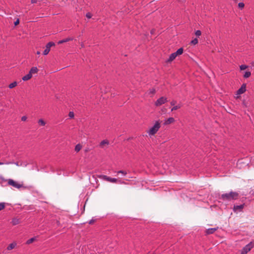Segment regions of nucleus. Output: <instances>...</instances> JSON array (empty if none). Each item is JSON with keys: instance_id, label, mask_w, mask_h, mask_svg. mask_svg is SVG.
I'll return each mask as SVG.
<instances>
[{"instance_id": "1", "label": "nucleus", "mask_w": 254, "mask_h": 254, "mask_svg": "<svg viewBox=\"0 0 254 254\" xmlns=\"http://www.w3.org/2000/svg\"><path fill=\"white\" fill-rule=\"evenodd\" d=\"M239 193L237 192L230 191L229 193H223L220 198L223 201H231L238 199Z\"/></svg>"}, {"instance_id": "2", "label": "nucleus", "mask_w": 254, "mask_h": 254, "mask_svg": "<svg viewBox=\"0 0 254 254\" xmlns=\"http://www.w3.org/2000/svg\"><path fill=\"white\" fill-rule=\"evenodd\" d=\"M160 127L161 126L160 122L159 121H156L154 126L147 131V133L150 136L153 135L157 133Z\"/></svg>"}, {"instance_id": "3", "label": "nucleus", "mask_w": 254, "mask_h": 254, "mask_svg": "<svg viewBox=\"0 0 254 254\" xmlns=\"http://www.w3.org/2000/svg\"><path fill=\"white\" fill-rule=\"evenodd\" d=\"M7 184L9 186H11L13 187L20 189V188L25 189V187L23 186V184H19L18 182L15 181L12 179H9L7 181Z\"/></svg>"}, {"instance_id": "4", "label": "nucleus", "mask_w": 254, "mask_h": 254, "mask_svg": "<svg viewBox=\"0 0 254 254\" xmlns=\"http://www.w3.org/2000/svg\"><path fill=\"white\" fill-rule=\"evenodd\" d=\"M254 244L253 242H250L245 246L242 250L241 254H247L254 247Z\"/></svg>"}, {"instance_id": "5", "label": "nucleus", "mask_w": 254, "mask_h": 254, "mask_svg": "<svg viewBox=\"0 0 254 254\" xmlns=\"http://www.w3.org/2000/svg\"><path fill=\"white\" fill-rule=\"evenodd\" d=\"M167 102V98L165 97H161L157 100V101L155 103V105L156 106H160Z\"/></svg>"}, {"instance_id": "6", "label": "nucleus", "mask_w": 254, "mask_h": 254, "mask_svg": "<svg viewBox=\"0 0 254 254\" xmlns=\"http://www.w3.org/2000/svg\"><path fill=\"white\" fill-rule=\"evenodd\" d=\"M102 177L104 180H106V181H108L111 183H117V182L118 181V180L116 178H111V177H108L106 175L103 176Z\"/></svg>"}, {"instance_id": "7", "label": "nucleus", "mask_w": 254, "mask_h": 254, "mask_svg": "<svg viewBox=\"0 0 254 254\" xmlns=\"http://www.w3.org/2000/svg\"><path fill=\"white\" fill-rule=\"evenodd\" d=\"M246 90V85L243 84L241 87L237 90V95H240L244 93Z\"/></svg>"}, {"instance_id": "8", "label": "nucleus", "mask_w": 254, "mask_h": 254, "mask_svg": "<svg viewBox=\"0 0 254 254\" xmlns=\"http://www.w3.org/2000/svg\"><path fill=\"white\" fill-rule=\"evenodd\" d=\"M218 229V227L217 228H209L206 230V233L207 235L211 234L214 233Z\"/></svg>"}, {"instance_id": "9", "label": "nucleus", "mask_w": 254, "mask_h": 254, "mask_svg": "<svg viewBox=\"0 0 254 254\" xmlns=\"http://www.w3.org/2000/svg\"><path fill=\"white\" fill-rule=\"evenodd\" d=\"M244 206V204H241L240 205H234L233 210L236 212L238 210H241Z\"/></svg>"}, {"instance_id": "10", "label": "nucleus", "mask_w": 254, "mask_h": 254, "mask_svg": "<svg viewBox=\"0 0 254 254\" xmlns=\"http://www.w3.org/2000/svg\"><path fill=\"white\" fill-rule=\"evenodd\" d=\"M177 55L175 54V53H173L172 54H171L170 55V56H169V59L167 60V62H172V61H173L176 57H177Z\"/></svg>"}, {"instance_id": "11", "label": "nucleus", "mask_w": 254, "mask_h": 254, "mask_svg": "<svg viewBox=\"0 0 254 254\" xmlns=\"http://www.w3.org/2000/svg\"><path fill=\"white\" fill-rule=\"evenodd\" d=\"M175 122V119L173 117L169 118L166 121H165L164 123V125H169L171 123H173Z\"/></svg>"}, {"instance_id": "12", "label": "nucleus", "mask_w": 254, "mask_h": 254, "mask_svg": "<svg viewBox=\"0 0 254 254\" xmlns=\"http://www.w3.org/2000/svg\"><path fill=\"white\" fill-rule=\"evenodd\" d=\"M17 245V244L15 242H14L10 244H9L7 247V250L8 251L11 250L13 249Z\"/></svg>"}, {"instance_id": "13", "label": "nucleus", "mask_w": 254, "mask_h": 254, "mask_svg": "<svg viewBox=\"0 0 254 254\" xmlns=\"http://www.w3.org/2000/svg\"><path fill=\"white\" fill-rule=\"evenodd\" d=\"M20 221L19 218H14L12 219L11 223L13 225H16L20 223Z\"/></svg>"}, {"instance_id": "14", "label": "nucleus", "mask_w": 254, "mask_h": 254, "mask_svg": "<svg viewBox=\"0 0 254 254\" xmlns=\"http://www.w3.org/2000/svg\"><path fill=\"white\" fill-rule=\"evenodd\" d=\"M71 40H72V38H65L64 39H63V40L59 41L58 42V44H63L64 43L67 42H68V41H71Z\"/></svg>"}, {"instance_id": "15", "label": "nucleus", "mask_w": 254, "mask_h": 254, "mask_svg": "<svg viewBox=\"0 0 254 254\" xmlns=\"http://www.w3.org/2000/svg\"><path fill=\"white\" fill-rule=\"evenodd\" d=\"M38 71V69L37 67H32L30 70L29 73H30L31 75H32L33 73H37Z\"/></svg>"}, {"instance_id": "16", "label": "nucleus", "mask_w": 254, "mask_h": 254, "mask_svg": "<svg viewBox=\"0 0 254 254\" xmlns=\"http://www.w3.org/2000/svg\"><path fill=\"white\" fill-rule=\"evenodd\" d=\"M32 75H31L30 73H28V74H27L22 77V80L23 81H27L30 79L32 77Z\"/></svg>"}, {"instance_id": "17", "label": "nucleus", "mask_w": 254, "mask_h": 254, "mask_svg": "<svg viewBox=\"0 0 254 254\" xmlns=\"http://www.w3.org/2000/svg\"><path fill=\"white\" fill-rule=\"evenodd\" d=\"M109 143V141L105 139V140H102L100 142V146L101 147H103L104 145H108Z\"/></svg>"}, {"instance_id": "18", "label": "nucleus", "mask_w": 254, "mask_h": 254, "mask_svg": "<svg viewBox=\"0 0 254 254\" xmlns=\"http://www.w3.org/2000/svg\"><path fill=\"white\" fill-rule=\"evenodd\" d=\"M183 48H181L180 49H179L175 53V54L177 55V56H179V55H180L181 54H183Z\"/></svg>"}, {"instance_id": "19", "label": "nucleus", "mask_w": 254, "mask_h": 254, "mask_svg": "<svg viewBox=\"0 0 254 254\" xmlns=\"http://www.w3.org/2000/svg\"><path fill=\"white\" fill-rule=\"evenodd\" d=\"M17 85V83L16 81H14L12 83H10L9 85H8V87L10 89H12L14 87H15V86H16Z\"/></svg>"}, {"instance_id": "20", "label": "nucleus", "mask_w": 254, "mask_h": 254, "mask_svg": "<svg viewBox=\"0 0 254 254\" xmlns=\"http://www.w3.org/2000/svg\"><path fill=\"white\" fill-rule=\"evenodd\" d=\"M182 107V105L179 104L176 106H174L171 109V111H175V110H177L180 108H181Z\"/></svg>"}, {"instance_id": "21", "label": "nucleus", "mask_w": 254, "mask_h": 254, "mask_svg": "<svg viewBox=\"0 0 254 254\" xmlns=\"http://www.w3.org/2000/svg\"><path fill=\"white\" fill-rule=\"evenodd\" d=\"M81 148L82 146L80 144H78L75 147V151L78 152L81 150Z\"/></svg>"}, {"instance_id": "22", "label": "nucleus", "mask_w": 254, "mask_h": 254, "mask_svg": "<svg viewBox=\"0 0 254 254\" xmlns=\"http://www.w3.org/2000/svg\"><path fill=\"white\" fill-rule=\"evenodd\" d=\"M55 45V44L53 42H50L46 44V47L50 49L51 47L54 46Z\"/></svg>"}, {"instance_id": "23", "label": "nucleus", "mask_w": 254, "mask_h": 254, "mask_svg": "<svg viewBox=\"0 0 254 254\" xmlns=\"http://www.w3.org/2000/svg\"><path fill=\"white\" fill-rule=\"evenodd\" d=\"M38 124L42 126H44L46 125L45 122L43 119H40L38 122Z\"/></svg>"}, {"instance_id": "24", "label": "nucleus", "mask_w": 254, "mask_h": 254, "mask_svg": "<svg viewBox=\"0 0 254 254\" xmlns=\"http://www.w3.org/2000/svg\"><path fill=\"white\" fill-rule=\"evenodd\" d=\"M35 240V238H32L26 241V244L29 245L33 243Z\"/></svg>"}, {"instance_id": "25", "label": "nucleus", "mask_w": 254, "mask_h": 254, "mask_svg": "<svg viewBox=\"0 0 254 254\" xmlns=\"http://www.w3.org/2000/svg\"><path fill=\"white\" fill-rule=\"evenodd\" d=\"M251 73L250 71H246L245 74L244 75V77L245 78H248L251 76Z\"/></svg>"}, {"instance_id": "26", "label": "nucleus", "mask_w": 254, "mask_h": 254, "mask_svg": "<svg viewBox=\"0 0 254 254\" xmlns=\"http://www.w3.org/2000/svg\"><path fill=\"white\" fill-rule=\"evenodd\" d=\"M50 51V49L46 47V49H45V50L43 52V55H48Z\"/></svg>"}, {"instance_id": "27", "label": "nucleus", "mask_w": 254, "mask_h": 254, "mask_svg": "<svg viewBox=\"0 0 254 254\" xmlns=\"http://www.w3.org/2000/svg\"><path fill=\"white\" fill-rule=\"evenodd\" d=\"M198 43V40L197 38H194L191 42L190 43L192 45H196Z\"/></svg>"}, {"instance_id": "28", "label": "nucleus", "mask_w": 254, "mask_h": 254, "mask_svg": "<svg viewBox=\"0 0 254 254\" xmlns=\"http://www.w3.org/2000/svg\"><path fill=\"white\" fill-rule=\"evenodd\" d=\"M117 174H122L123 175L125 176L127 174L126 171L121 170L117 172Z\"/></svg>"}, {"instance_id": "29", "label": "nucleus", "mask_w": 254, "mask_h": 254, "mask_svg": "<svg viewBox=\"0 0 254 254\" xmlns=\"http://www.w3.org/2000/svg\"><path fill=\"white\" fill-rule=\"evenodd\" d=\"M5 207V203L4 202L0 203V211L3 209Z\"/></svg>"}, {"instance_id": "30", "label": "nucleus", "mask_w": 254, "mask_h": 254, "mask_svg": "<svg viewBox=\"0 0 254 254\" xmlns=\"http://www.w3.org/2000/svg\"><path fill=\"white\" fill-rule=\"evenodd\" d=\"M238 6L241 9H243L245 6V4L243 2H239L238 3Z\"/></svg>"}, {"instance_id": "31", "label": "nucleus", "mask_w": 254, "mask_h": 254, "mask_svg": "<svg viewBox=\"0 0 254 254\" xmlns=\"http://www.w3.org/2000/svg\"><path fill=\"white\" fill-rule=\"evenodd\" d=\"M195 34L196 36L197 37H199L201 35V31L198 30H196L195 32Z\"/></svg>"}, {"instance_id": "32", "label": "nucleus", "mask_w": 254, "mask_h": 254, "mask_svg": "<svg viewBox=\"0 0 254 254\" xmlns=\"http://www.w3.org/2000/svg\"><path fill=\"white\" fill-rule=\"evenodd\" d=\"M247 67H248V66L245 64H242L240 66L241 70H244V69H246Z\"/></svg>"}, {"instance_id": "33", "label": "nucleus", "mask_w": 254, "mask_h": 254, "mask_svg": "<svg viewBox=\"0 0 254 254\" xmlns=\"http://www.w3.org/2000/svg\"><path fill=\"white\" fill-rule=\"evenodd\" d=\"M74 114L73 112H69L68 116L70 118H73L74 117Z\"/></svg>"}, {"instance_id": "34", "label": "nucleus", "mask_w": 254, "mask_h": 254, "mask_svg": "<svg viewBox=\"0 0 254 254\" xmlns=\"http://www.w3.org/2000/svg\"><path fill=\"white\" fill-rule=\"evenodd\" d=\"M92 14L90 12H87L86 14V16L87 18H91L92 17Z\"/></svg>"}, {"instance_id": "35", "label": "nucleus", "mask_w": 254, "mask_h": 254, "mask_svg": "<svg viewBox=\"0 0 254 254\" xmlns=\"http://www.w3.org/2000/svg\"><path fill=\"white\" fill-rule=\"evenodd\" d=\"M176 103H177V101L176 100H172L170 104H171V105L174 106L175 105V104H176Z\"/></svg>"}, {"instance_id": "36", "label": "nucleus", "mask_w": 254, "mask_h": 254, "mask_svg": "<svg viewBox=\"0 0 254 254\" xmlns=\"http://www.w3.org/2000/svg\"><path fill=\"white\" fill-rule=\"evenodd\" d=\"M156 92V90L154 88H152L150 90V93L154 94Z\"/></svg>"}, {"instance_id": "37", "label": "nucleus", "mask_w": 254, "mask_h": 254, "mask_svg": "<svg viewBox=\"0 0 254 254\" xmlns=\"http://www.w3.org/2000/svg\"><path fill=\"white\" fill-rule=\"evenodd\" d=\"M27 118V117H26V116H22V117H21V121H23V122H25V121H26Z\"/></svg>"}, {"instance_id": "38", "label": "nucleus", "mask_w": 254, "mask_h": 254, "mask_svg": "<svg viewBox=\"0 0 254 254\" xmlns=\"http://www.w3.org/2000/svg\"><path fill=\"white\" fill-rule=\"evenodd\" d=\"M95 221V219H92L91 220H90L89 221L88 223H89V224H93V223H94Z\"/></svg>"}, {"instance_id": "39", "label": "nucleus", "mask_w": 254, "mask_h": 254, "mask_svg": "<svg viewBox=\"0 0 254 254\" xmlns=\"http://www.w3.org/2000/svg\"><path fill=\"white\" fill-rule=\"evenodd\" d=\"M19 23V20L18 19H17L16 20V21L14 22V24L15 25H16L17 24H18V23Z\"/></svg>"}, {"instance_id": "40", "label": "nucleus", "mask_w": 254, "mask_h": 254, "mask_svg": "<svg viewBox=\"0 0 254 254\" xmlns=\"http://www.w3.org/2000/svg\"><path fill=\"white\" fill-rule=\"evenodd\" d=\"M37 0H31V2L32 3H35L37 2Z\"/></svg>"}, {"instance_id": "41", "label": "nucleus", "mask_w": 254, "mask_h": 254, "mask_svg": "<svg viewBox=\"0 0 254 254\" xmlns=\"http://www.w3.org/2000/svg\"><path fill=\"white\" fill-rule=\"evenodd\" d=\"M40 53H40V51H37V53H36V54H37V55H40Z\"/></svg>"}, {"instance_id": "42", "label": "nucleus", "mask_w": 254, "mask_h": 254, "mask_svg": "<svg viewBox=\"0 0 254 254\" xmlns=\"http://www.w3.org/2000/svg\"><path fill=\"white\" fill-rule=\"evenodd\" d=\"M2 164H3V163H2V162H0V165H2Z\"/></svg>"}, {"instance_id": "43", "label": "nucleus", "mask_w": 254, "mask_h": 254, "mask_svg": "<svg viewBox=\"0 0 254 254\" xmlns=\"http://www.w3.org/2000/svg\"><path fill=\"white\" fill-rule=\"evenodd\" d=\"M153 33V31H151V33L152 34Z\"/></svg>"}]
</instances>
